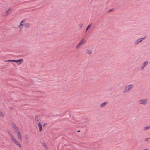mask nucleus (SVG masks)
I'll return each instance as SVG.
<instances>
[{
	"label": "nucleus",
	"mask_w": 150,
	"mask_h": 150,
	"mask_svg": "<svg viewBox=\"0 0 150 150\" xmlns=\"http://www.w3.org/2000/svg\"><path fill=\"white\" fill-rule=\"evenodd\" d=\"M134 85L132 84L128 85L125 86L123 93H125L129 92L131 89L133 88Z\"/></svg>",
	"instance_id": "obj_1"
},
{
	"label": "nucleus",
	"mask_w": 150,
	"mask_h": 150,
	"mask_svg": "<svg viewBox=\"0 0 150 150\" xmlns=\"http://www.w3.org/2000/svg\"><path fill=\"white\" fill-rule=\"evenodd\" d=\"M148 100V99H141L139 101V103L144 105H146L147 104Z\"/></svg>",
	"instance_id": "obj_2"
},
{
	"label": "nucleus",
	"mask_w": 150,
	"mask_h": 150,
	"mask_svg": "<svg viewBox=\"0 0 150 150\" xmlns=\"http://www.w3.org/2000/svg\"><path fill=\"white\" fill-rule=\"evenodd\" d=\"M11 140L17 146L20 148L21 147V145L20 143L18 142L15 137L13 138Z\"/></svg>",
	"instance_id": "obj_3"
},
{
	"label": "nucleus",
	"mask_w": 150,
	"mask_h": 150,
	"mask_svg": "<svg viewBox=\"0 0 150 150\" xmlns=\"http://www.w3.org/2000/svg\"><path fill=\"white\" fill-rule=\"evenodd\" d=\"M146 38V37H144L142 38H140L138 39L135 42V44L136 45H137L141 42H142L143 40L145 39Z\"/></svg>",
	"instance_id": "obj_4"
},
{
	"label": "nucleus",
	"mask_w": 150,
	"mask_h": 150,
	"mask_svg": "<svg viewBox=\"0 0 150 150\" xmlns=\"http://www.w3.org/2000/svg\"><path fill=\"white\" fill-rule=\"evenodd\" d=\"M11 126L13 128V129L14 130V131L16 132H17L18 131H19V130H18V127L16 126V125H15L14 123L12 122L11 124Z\"/></svg>",
	"instance_id": "obj_5"
},
{
	"label": "nucleus",
	"mask_w": 150,
	"mask_h": 150,
	"mask_svg": "<svg viewBox=\"0 0 150 150\" xmlns=\"http://www.w3.org/2000/svg\"><path fill=\"white\" fill-rule=\"evenodd\" d=\"M149 64V62L148 61H146L144 62L142 64V65L141 67V69L142 70L143 69L144 67L147 65Z\"/></svg>",
	"instance_id": "obj_6"
},
{
	"label": "nucleus",
	"mask_w": 150,
	"mask_h": 150,
	"mask_svg": "<svg viewBox=\"0 0 150 150\" xmlns=\"http://www.w3.org/2000/svg\"><path fill=\"white\" fill-rule=\"evenodd\" d=\"M25 21V19H23L22 20L20 23V25L18 26V27L21 28V29H22L23 27V26L24 25V24H23V23H24Z\"/></svg>",
	"instance_id": "obj_7"
},
{
	"label": "nucleus",
	"mask_w": 150,
	"mask_h": 150,
	"mask_svg": "<svg viewBox=\"0 0 150 150\" xmlns=\"http://www.w3.org/2000/svg\"><path fill=\"white\" fill-rule=\"evenodd\" d=\"M17 133H18V139L21 142L22 141V136L20 131H18Z\"/></svg>",
	"instance_id": "obj_8"
},
{
	"label": "nucleus",
	"mask_w": 150,
	"mask_h": 150,
	"mask_svg": "<svg viewBox=\"0 0 150 150\" xmlns=\"http://www.w3.org/2000/svg\"><path fill=\"white\" fill-rule=\"evenodd\" d=\"M23 59H19L18 60H13V62H15L17 63L18 65H20L21 63V61H23Z\"/></svg>",
	"instance_id": "obj_9"
},
{
	"label": "nucleus",
	"mask_w": 150,
	"mask_h": 150,
	"mask_svg": "<svg viewBox=\"0 0 150 150\" xmlns=\"http://www.w3.org/2000/svg\"><path fill=\"white\" fill-rule=\"evenodd\" d=\"M38 127L39 128V131H41L42 130V125L40 122H39L38 124Z\"/></svg>",
	"instance_id": "obj_10"
},
{
	"label": "nucleus",
	"mask_w": 150,
	"mask_h": 150,
	"mask_svg": "<svg viewBox=\"0 0 150 150\" xmlns=\"http://www.w3.org/2000/svg\"><path fill=\"white\" fill-rule=\"evenodd\" d=\"M84 40L83 39H82L81 40V41L78 44V46H80L81 45H83V44L84 43Z\"/></svg>",
	"instance_id": "obj_11"
},
{
	"label": "nucleus",
	"mask_w": 150,
	"mask_h": 150,
	"mask_svg": "<svg viewBox=\"0 0 150 150\" xmlns=\"http://www.w3.org/2000/svg\"><path fill=\"white\" fill-rule=\"evenodd\" d=\"M8 134L10 135L11 139L14 137L13 136V135L10 131H9L8 132Z\"/></svg>",
	"instance_id": "obj_12"
},
{
	"label": "nucleus",
	"mask_w": 150,
	"mask_h": 150,
	"mask_svg": "<svg viewBox=\"0 0 150 150\" xmlns=\"http://www.w3.org/2000/svg\"><path fill=\"white\" fill-rule=\"evenodd\" d=\"M107 103V102H105L100 105V106L101 107H103L105 106Z\"/></svg>",
	"instance_id": "obj_13"
},
{
	"label": "nucleus",
	"mask_w": 150,
	"mask_h": 150,
	"mask_svg": "<svg viewBox=\"0 0 150 150\" xmlns=\"http://www.w3.org/2000/svg\"><path fill=\"white\" fill-rule=\"evenodd\" d=\"M12 11V9L11 8H9L8 10L6 11V14L7 15L8 14L10 13H9L10 12H11Z\"/></svg>",
	"instance_id": "obj_14"
},
{
	"label": "nucleus",
	"mask_w": 150,
	"mask_h": 150,
	"mask_svg": "<svg viewBox=\"0 0 150 150\" xmlns=\"http://www.w3.org/2000/svg\"><path fill=\"white\" fill-rule=\"evenodd\" d=\"M86 53L89 54H92V52L88 49H86Z\"/></svg>",
	"instance_id": "obj_15"
},
{
	"label": "nucleus",
	"mask_w": 150,
	"mask_h": 150,
	"mask_svg": "<svg viewBox=\"0 0 150 150\" xmlns=\"http://www.w3.org/2000/svg\"><path fill=\"white\" fill-rule=\"evenodd\" d=\"M35 120L37 122L39 121L40 120L39 117L37 116H35Z\"/></svg>",
	"instance_id": "obj_16"
},
{
	"label": "nucleus",
	"mask_w": 150,
	"mask_h": 150,
	"mask_svg": "<svg viewBox=\"0 0 150 150\" xmlns=\"http://www.w3.org/2000/svg\"><path fill=\"white\" fill-rule=\"evenodd\" d=\"M150 128V126H146L144 127V130H146L149 129Z\"/></svg>",
	"instance_id": "obj_17"
},
{
	"label": "nucleus",
	"mask_w": 150,
	"mask_h": 150,
	"mask_svg": "<svg viewBox=\"0 0 150 150\" xmlns=\"http://www.w3.org/2000/svg\"><path fill=\"white\" fill-rule=\"evenodd\" d=\"M4 114L2 112L0 111V117H4Z\"/></svg>",
	"instance_id": "obj_18"
},
{
	"label": "nucleus",
	"mask_w": 150,
	"mask_h": 150,
	"mask_svg": "<svg viewBox=\"0 0 150 150\" xmlns=\"http://www.w3.org/2000/svg\"><path fill=\"white\" fill-rule=\"evenodd\" d=\"M25 26L26 28H28L29 27V24L28 23H26L25 25Z\"/></svg>",
	"instance_id": "obj_19"
},
{
	"label": "nucleus",
	"mask_w": 150,
	"mask_h": 150,
	"mask_svg": "<svg viewBox=\"0 0 150 150\" xmlns=\"http://www.w3.org/2000/svg\"><path fill=\"white\" fill-rule=\"evenodd\" d=\"M91 24H90V25H89L86 28V32L89 29V28L91 27Z\"/></svg>",
	"instance_id": "obj_20"
},
{
	"label": "nucleus",
	"mask_w": 150,
	"mask_h": 150,
	"mask_svg": "<svg viewBox=\"0 0 150 150\" xmlns=\"http://www.w3.org/2000/svg\"><path fill=\"white\" fill-rule=\"evenodd\" d=\"M150 139V138H147L145 139V141H148Z\"/></svg>",
	"instance_id": "obj_21"
},
{
	"label": "nucleus",
	"mask_w": 150,
	"mask_h": 150,
	"mask_svg": "<svg viewBox=\"0 0 150 150\" xmlns=\"http://www.w3.org/2000/svg\"><path fill=\"white\" fill-rule=\"evenodd\" d=\"M83 25V23H80L79 24V26L80 28H81L82 27Z\"/></svg>",
	"instance_id": "obj_22"
},
{
	"label": "nucleus",
	"mask_w": 150,
	"mask_h": 150,
	"mask_svg": "<svg viewBox=\"0 0 150 150\" xmlns=\"http://www.w3.org/2000/svg\"><path fill=\"white\" fill-rule=\"evenodd\" d=\"M42 146H44V147H46V144L45 143H43V145H42Z\"/></svg>",
	"instance_id": "obj_23"
},
{
	"label": "nucleus",
	"mask_w": 150,
	"mask_h": 150,
	"mask_svg": "<svg viewBox=\"0 0 150 150\" xmlns=\"http://www.w3.org/2000/svg\"><path fill=\"white\" fill-rule=\"evenodd\" d=\"M13 60H6V61H7V62H13Z\"/></svg>",
	"instance_id": "obj_24"
},
{
	"label": "nucleus",
	"mask_w": 150,
	"mask_h": 150,
	"mask_svg": "<svg viewBox=\"0 0 150 150\" xmlns=\"http://www.w3.org/2000/svg\"><path fill=\"white\" fill-rule=\"evenodd\" d=\"M79 46H78V45L76 47V48H78V47Z\"/></svg>",
	"instance_id": "obj_25"
},
{
	"label": "nucleus",
	"mask_w": 150,
	"mask_h": 150,
	"mask_svg": "<svg viewBox=\"0 0 150 150\" xmlns=\"http://www.w3.org/2000/svg\"><path fill=\"white\" fill-rule=\"evenodd\" d=\"M79 46H78V45L76 47V48H78V47Z\"/></svg>",
	"instance_id": "obj_26"
},
{
	"label": "nucleus",
	"mask_w": 150,
	"mask_h": 150,
	"mask_svg": "<svg viewBox=\"0 0 150 150\" xmlns=\"http://www.w3.org/2000/svg\"><path fill=\"white\" fill-rule=\"evenodd\" d=\"M112 10V9H111L108 11H111Z\"/></svg>",
	"instance_id": "obj_27"
},
{
	"label": "nucleus",
	"mask_w": 150,
	"mask_h": 150,
	"mask_svg": "<svg viewBox=\"0 0 150 150\" xmlns=\"http://www.w3.org/2000/svg\"><path fill=\"white\" fill-rule=\"evenodd\" d=\"M46 124H44V125H43V127H45V125H46Z\"/></svg>",
	"instance_id": "obj_28"
},
{
	"label": "nucleus",
	"mask_w": 150,
	"mask_h": 150,
	"mask_svg": "<svg viewBox=\"0 0 150 150\" xmlns=\"http://www.w3.org/2000/svg\"><path fill=\"white\" fill-rule=\"evenodd\" d=\"M144 150H149V149H145Z\"/></svg>",
	"instance_id": "obj_29"
},
{
	"label": "nucleus",
	"mask_w": 150,
	"mask_h": 150,
	"mask_svg": "<svg viewBox=\"0 0 150 150\" xmlns=\"http://www.w3.org/2000/svg\"><path fill=\"white\" fill-rule=\"evenodd\" d=\"M10 108L11 109H12V107H10Z\"/></svg>",
	"instance_id": "obj_30"
},
{
	"label": "nucleus",
	"mask_w": 150,
	"mask_h": 150,
	"mask_svg": "<svg viewBox=\"0 0 150 150\" xmlns=\"http://www.w3.org/2000/svg\"><path fill=\"white\" fill-rule=\"evenodd\" d=\"M78 131V132H80V130H78V131Z\"/></svg>",
	"instance_id": "obj_31"
}]
</instances>
